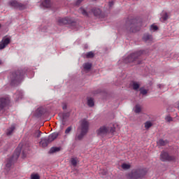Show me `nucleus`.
I'll return each mask as SVG.
<instances>
[{"label":"nucleus","instance_id":"obj_1","mask_svg":"<svg viewBox=\"0 0 179 179\" xmlns=\"http://www.w3.org/2000/svg\"><path fill=\"white\" fill-rule=\"evenodd\" d=\"M143 54V51L139 50L131 53L123 59L124 64H132L131 65H138L141 64L139 57Z\"/></svg>","mask_w":179,"mask_h":179},{"label":"nucleus","instance_id":"obj_2","mask_svg":"<svg viewBox=\"0 0 179 179\" xmlns=\"http://www.w3.org/2000/svg\"><path fill=\"white\" fill-rule=\"evenodd\" d=\"M24 73H26V71L24 70H18L12 73L9 76L10 84L13 86L17 83H20V82H22L24 78Z\"/></svg>","mask_w":179,"mask_h":179},{"label":"nucleus","instance_id":"obj_3","mask_svg":"<svg viewBox=\"0 0 179 179\" xmlns=\"http://www.w3.org/2000/svg\"><path fill=\"white\" fill-rule=\"evenodd\" d=\"M21 152L22 147L19 145V147L15 149V151L12 157L10 159H7L5 168V170H6L7 173L9 171V170H10V167H12L13 162L16 161L17 159H19Z\"/></svg>","mask_w":179,"mask_h":179},{"label":"nucleus","instance_id":"obj_4","mask_svg":"<svg viewBox=\"0 0 179 179\" xmlns=\"http://www.w3.org/2000/svg\"><path fill=\"white\" fill-rule=\"evenodd\" d=\"M146 176V170L144 169H135L131 171V173H129L128 178L130 179H138V178H143Z\"/></svg>","mask_w":179,"mask_h":179},{"label":"nucleus","instance_id":"obj_5","mask_svg":"<svg viewBox=\"0 0 179 179\" xmlns=\"http://www.w3.org/2000/svg\"><path fill=\"white\" fill-rule=\"evenodd\" d=\"M114 134L115 132V125L112 127L102 126L98 130H96V134L99 136H104L107 134Z\"/></svg>","mask_w":179,"mask_h":179},{"label":"nucleus","instance_id":"obj_6","mask_svg":"<svg viewBox=\"0 0 179 179\" xmlns=\"http://www.w3.org/2000/svg\"><path fill=\"white\" fill-rule=\"evenodd\" d=\"M89 127L90 124L88 121L86 120V119H83L80 122V126L78 128V130L87 134V132L89 131Z\"/></svg>","mask_w":179,"mask_h":179},{"label":"nucleus","instance_id":"obj_7","mask_svg":"<svg viewBox=\"0 0 179 179\" xmlns=\"http://www.w3.org/2000/svg\"><path fill=\"white\" fill-rule=\"evenodd\" d=\"M162 162H174L176 157L169 155L166 152H162L160 155Z\"/></svg>","mask_w":179,"mask_h":179},{"label":"nucleus","instance_id":"obj_8","mask_svg":"<svg viewBox=\"0 0 179 179\" xmlns=\"http://www.w3.org/2000/svg\"><path fill=\"white\" fill-rule=\"evenodd\" d=\"M10 43V37L4 36L0 41V50H3Z\"/></svg>","mask_w":179,"mask_h":179},{"label":"nucleus","instance_id":"obj_9","mask_svg":"<svg viewBox=\"0 0 179 179\" xmlns=\"http://www.w3.org/2000/svg\"><path fill=\"white\" fill-rule=\"evenodd\" d=\"M72 23H73V20L69 17L59 18L57 20V24L59 26H64V24H72Z\"/></svg>","mask_w":179,"mask_h":179},{"label":"nucleus","instance_id":"obj_10","mask_svg":"<svg viewBox=\"0 0 179 179\" xmlns=\"http://www.w3.org/2000/svg\"><path fill=\"white\" fill-rule=\"evenodd\" d=\"M10 101V99L9 98V96H4L0 98V110H3V108H5V107H6L8 104H9Z\"/></svg>","mask_w":179,"mask_h":179},{"label":"nucleus","instance_id":"obj_11","mask_svg":"<svg viewBox=\"0 0 179 179\" xmlns=\"http://www.w3.org/2000/svg\"><path fill=\"white\" fill-rule=\"evenodd\" d=\"M9 4L13 8H15V9H20L21 10L24 9V6L23 4L17 2L16 0L10 1Z\"/></svg>","mask_w":179,"mask_h":179},{"label":"nucleus","instance_id":"obj_12","mask_svg":"<svg viewBox=\"0 0 179 179\" xmlns=\"http://www.w3.org/2000/svg\"><path fill=\"white\" fill-rule=\"evenodd\" d=\"M51 143V141L48 138V137H43L41 138V141L39 143L40 146L42 148H47L48 145Z\"/></svg>","mask_w":179,"mask_h":179},{"label":"nucleus","instance_id":"obj_13","mask_svg":"<svg viewBox=\"0 0 179 179\" xmlns=\"http://www.w3.org/2000/svg\"><path fill=\"white\" fill-rule=\"evenodd\" d=\"M87 133H85V131H82L80 130H77V134L75 136V141H82L83 138H85V135H86Z\"/></svg>","mask_w":179,"mask_h":179},{"label":"nucleus","instance_id":"obj_14","mask_svg":"<svg viewBox=\"0 0 179 179\" xmlns=\"http://www.w3.org/2000/svg\"><path fill=\"white\" fill-rule=\"evenodd\" d=\"M41 8H51V1L41 0Z\"/></svg>","mask_w":179,"mask_h":179},{"label":"nucleus","instance_id":"obj_15","mask_svg":"<svg viewBox=\"0 0 179 179\" xmlns=\"http://www.w3.org/2000/svg\"><path fill=\"white\" fill-rule=\"evenodd\" d=\"M143 40L145 41V43H152V41H153V36L149 34H145Z\"/></svg>","mask_w":179,"mask_h":179},{"label":"nucleus","instance_id":"obj_16","mask_svg":"<svg viewBox=\"0 0 179 179\" xmlns=\"http://www.w3.org/2000/svg\"><path fill=\"white\" fill-rule=\"evenodd\" d=\"M14 99L17 101L20 99H23V92L22 90H18L14 95Z\"/></svg>","mask_w":179,"mask_h":179},{"label":"nucleus","instance_id":"obj_17","mask_svg":"<svg viewBox=\"0 0 179 179\" xmlns=\"http://www.w3.org/2000/svg\"><path fill=\"white\" fill-rule=\"evenodd\" d=\"M167 19H169V15L167 14V13L166 11H162L161 13V17L159 18V20L161 22H166V20H167Z\"/></svg>","mask_w":179,"mask_h":179},{"label":"nucleus","instance_id":"obj_18","mask_svg":"<svg viewBox=\"0 0 179 179\" xmlns=\"http://www.w3.org/2000/svg\"><path fill=\"white\" fill-rule=\"evenodd\" d=\"M92 12L96 17H99V16H100V15H101V10L98 8H92Z\"/></svg>","mask_w":179,"mask_h":179},{"label":"nucleus","instance_id":"obj_19","mask_svg":"<svg viewBox=\"0 0 179 179\" xmlns=\"http://www.w3.org/2000/svg\"><path fill=\"white\" fill-rule=\"evenodd\" d=\"M58 135H59V134L58 133L55 132V133L50 134L48 137V138H49V141L50 142H52L53 141H55V139H57V138H58Z\"/></svg>","mask_w":179,"mask_h":179},{"label":"nucleus","instance_id":"obj_20","mask_svg":"<svg viewBox=\"0 0 179 179\" xmlns=\"http://www.w3.org/2000/svg\"><path fill=\"white\" fill-rule=\"evenodd\" d=\"M15 131V124L11 125L10 127H9L6 131V135L9 136V135H12L13 134V131Z\"/></svg>","mask_w":179,"mask_h":179},{"label":"nucleus","instance_id":"obj_21","mask_svg":"<svg viewBox=\"0 0 179 179\" xmlns=\"http://www.w3.org/2000/svg\"><path fill=\"white\" fill-rule=\"evenodd\" d=\"M157 143L158 146H166L169 143V141L167 140L159 139Z\"/></svg>","mask_w":179,"mask_h":179},{"label":"nucleus","instance_id":"obj_22","mask_svg":"<svg viewBox=\"0 0 179 179\" xmlns=\"http://www.w3.org/2000/svg\"><path fill=\"white\" fill-rule=\"evenodd\" d=\"M83 69L85 71H90L92 69V64L87 62L83 64Z\"/></svg>","mask_w":179,"mask_h":179},{"label":"nucleus","instance_id":"obj_23","mask_svg":"<svg viewBox=\"0 0 179 179\" xmlns=\"http://www.w3.org/2000/svg\"><path fill=\"white\" fill-rule=\"evenodd\" d=\"M87 106L89 107H93L94 106V99H93L92 98H88Z\"/></svg>","mask_w":179,"mask_h":179},{"label":"nucleus","instance_id":"obj_24","mask_svg":"<svg viewBox=\"0 0 179 179\" xmlns=\"http://www.w3.org/2000/svg\"><path fill=\"white\" fill-rule=\"evenodd\" d=\"M59 150H61L60 148L58 147H52L50 148L49 153H55L57 152H59Z\"/></svg>","mask_w":179,"mask_h":179},{"label":"nucleus","instance_id":"obj_25","mask_svg":"<svg viewBox=\"0 0 179 179\" xmlns=\"http://www.w3.org/2000/svg\"><path fill=\"white\" fill-rule=\"evenodd\" d=\"M131 85L134 90H138V89H139V83L137 82L133 81Z\"/></svg>","mask_w":179,"mask_h":179},{"label":"nucleus","instance_id":"obj_26","mask_svg":"<svg viewBox=\"0 0 179 179\" xmlns=\"http://www.w3.org/2000/svg\"><path fill=\"white\" fill-rule=\"evenodd\" d=\"M139 30V28H136L135 24H130V31H132V33H136Z\"/></svg>","mask_w":179,"mask_h":179},{"label":"nucleus","instance_id":"obj_27","mask_svg":"<svg viewBox=\"0 0 179 179\" xmlns=\"http://www.w3.org/2000/svg\"><path fill=\"white\" fill-rule=\"evenodd\" d=\"M34 138H40L41 136V131L36 130L33 134Z\"/></svg>","mask_w":179,"mask_h":179},{"label":"nucleus","instance_id":"obj_28","mask_svg":"<svg viewBox=\"0 0 179 179\" xmlns=\"http://www.w3.org/2000/svg\"><path fill=\"white\" fill-rule=\"evenodd\" d=\"M31 179H40V175L38 173H33L30 176Z\"/></svg>","mask_w":179,"mask_h":179},{"label":"nucleus","instance_id":"obj_29","mask_svg":"<svg viewBox=\"0 0 179 179\" xmlns=\"http://www.w3.org/2000/svg\"><path fill=\"white\" fill-rule=\"evenodd\" d=\"M152 126H153V123H152V122H150V121H147L145 123V129H149V128H150Z\"/></svg>","mask_w":179,"mask_h":179},{"label":"nucleus","instance_id":"obj_30","mask_svg":"<svg viewBox=\"0 0 179 179\" xmlns=\"http://www.w3.org/2000/svg\"><path fill=\"white\" fill-rule=\"evenodd\" d=\"M79 13H82V15H83L84 16H88L87 12L83 8H80L79 9Z\"/></svg>","mask_w":179,"mask_h":179},{"label":"nucleus","instance_id":"obj_31","mask_svg":"<svg viewBox=\"0 0 179 179\" xmlns=\"http://www.w3.org/2000/svg\"><path fill=\"white\" fill-rule=\"evenodd\" d=\"M71 163L72 166L76 167V164H78V158H71Z\"/></svg>","mask_w":179,"mask_h":179},{"label":"nucleus","instance_id":"obj_32","mask_svg":"<svg viewBox=\"0 0 179 179\" xmlns=\"http://www.w3.org/2000/svg\"><path fill=\"white\" fill-rule=\"evenodd\" d=\"M122 169H123V170H129V169H131V165L129 164H123L122 165Z\"/></svg>","mask_w":179,"mask_h":179},{"label":"nucleus","instance_id":"obj_33","mask_svg":"<svg viewBox=\"0 0 179 179\" xmlns=\"http://www.w3.org/2000/svg\"><path fill=\"white\" fill-rule=\"evenodd\" d=\"M141 111V106L136 105L134 107V113H139Z\"/></svg>","mask_w":179,"mask_h":179},{"label":"nucleus","instance_id":"obj_34","mask_svg":"<svg viewBox=\"0 0 179 179\" xmlns=\"http://www.w3.org/2000/svg\"><path fill=\"white\" fill-rule=\"evenodd\" d=\"M87 58H93L94 57V53L93 52H89L86 54Z\"/></svg>","mask_w":179,"mask_h":179},{"label":"nucleus","instance_id":"obj_35","mask_svg":"<svg viewBox=\"0 0 179 179\" xmlns=\"http://www.w3.org/2000/svg\"><path fill=\"white\" fill-rule=\"evenodd\" d=\"M140 93L141 94H143V96H145V94H148V90L143 88L140 89Z\"/></svg>","mask_w":179,"mask_h":179},{"label":"nucleus","instance_id":"obj_36","mask_svg":"<svg viewBox=\"0 0 179 179\" xmlns=\"http://www.w3.org/2000/svg\"><path fill=\"white\" fill-rule=\"evenodd\" d=\"M157 29H158L157 27L155 24H152L150 27V31H156V30H157Z\"/></svg>","mask_w":179,"mask_h":179},{"label":"nucleus","instance_id":"obj_37","mask_svg":"<svg viewBox=\"0 0 179 179\" xmlns=\"http://www.w3.org/2000/svg\"><path fill=\"white\" fill-rule=\"evenodd\" d=\"M71 131H72V127H69L66 129L65 134H69Z\"/></svg>","mask_w":179,"mask_h":179},{"label":"nucleus","instance_id":"obj_38","mask_svg":"<svg viewBox=\"0 0 179 179\" xmlns=\"http://www.w3.org/2000/svg\"><path fill=\"white\" fill-rule=\"evenodd\" d=\"M166 120L168 121V122H171V121H173V118L170 116H167Z\"/></svg>","mask_w":179,"mask_h":179},{"label":"nucleus","instance_id":"obj_39","mask_svg":"<svg viewBox=\"0 0 179 179\" xmlns=\"http://www.w3.org/2000/svg\"><path fill=\"white\" fill-rule=\"evenodd\" d=\"M84 0H77L76 5H80Z\"/></svg>","mask_w":179,"mask_h":179},{"label":"nucleus","instance_id":"obj_40","mask_svg":"<svg viewBox=\"0 0 179 179\" xmlns=\"http://www.w3.org/2000/svg\"><path fill=\"white\" fill-rule=\"evenodd\" d=\"M113 5H114V2H113V1H110V2H109V6H110V8H111V6H113Z\"/></svg>","mask_w":179,"mask_h":179},{"label":"nucleus","instance_id":"obj_41","mask_svg":"<svg viewBox=\"0 0 179 179\" xmlns=\"http://www.w3.org/2000/svg\"><path fill=\"white\" fill-rule=\"evenodd\" d=\"M100 173H101L103 176H106L107 174V172L106 171H103V172Z\"/></svg>","mask_w":179,"mask_h":179},{"label":"nucleus","instance_id":"obj_42","mask_svg":"<svg viewBox=\"0 0 179 179\" xmlns=\"http://www.w3.org/2000/svg\"><path fill=\"white\" fill-rule=\"evenodd\" d=\"M134 22H135V19H133L131 21H129V23H134Z\"/></svg>","mask_w":179,"mask_h":179},{"label":"nucleus","instance_id":"obj_43","mask_svg":"<svg viewBox=\"0 0 179 179\" xmlns=\"http://www.w3.org/2000/svg\"><path fill=\"white\" fill-rule=\"evenodd\" d=\"M63 110H66V105L63 106Z\"/></svg>","mask_w":179,"mask_h":179},{"label":"nucleus","instance_id":"obj_44","mask_svg":"<svg viewBox=\"0 0 179 179\" xmlns=\"http://www.w3.org/2000/svg\"><path fill=\"white\" fill-rule=\"evenodd\" d=\"M23 157H26V155H24V152H23Z\"/></svg>","mask_w":179,"mask_h":179},{"label":"nucleus","instance_id":"obj_45","mask_svg":"<svg viewBox=\"0 0 179 179\" xmlns=\"http://www.w3.org/2000/svg\"><path fill=\"white\" fill-rule=\"evenodd\" d=\"M2 64V60H0V65H1Z\"/></svg>","mask_w":179,"mask_h":179},{"label":"nucleus","instance_id":"obj_46","mask_svg":"<svg viewBox=\"0 0 179 179\" xmlns=\"http://www.w3.org/2000/svg\"><path fill=\"white\" fill-rule=\"evenodd\" d=\"M129 24V21H127V24Z\"/></svg>","mask_w":179,"mask_h":179},{"label":"nucleus","instance_id":"obj_47","mask_svg":"<svg viewBox=\"0 0 179 179\" xmlns=\"http://www.w3.org/2000/svg\"><path fill=\"white\" fill-rule=\"evenodd\" d=\"M162 85H159V87H161Z\"/></svg>","mask_w":179,"mask_h":179},{"label":"nucleus","instance_id":"obj_48","mask_svg":"<svg viewBox=\"0 0 179 179\" xmlns=\"http://www.w3.org/2000/svg\"><path fill=\"white\" fill-rule=\"evenodd\" d=\"M0 27H1V24H0Z\"/></svg>","mask_w":179,"mask_h":179}]
</instances>
